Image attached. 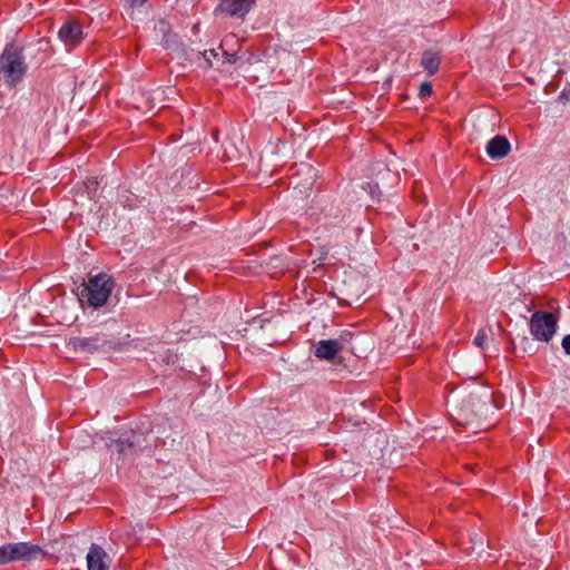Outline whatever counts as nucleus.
Returning <instances> with one entry per match:
<instances>
[{
	"mask_svg": "<svg viewBox=\"0 0 570 570\" xmlns=\"http://www.w3.org/2000/svg\"><path fill=\"white\" fill-rule=\"evenodd\" d=\"M491 399L492 394L483 386L472 384L454 389L446 396L450 417L456 425L476 433L485 429L492 407Z\"/></svg>",
	"mask_w": 570,
	"mask_h": 570,
	"instance_id": "f257e3e1",
	"label": "nucleus"
},
{
	"mask_svg": "<svg viewBox=\"0 0 570 570\" xmlns=\"http://www.w3.org/2000/svg\"><path fill=\"white\" fill-rule=\"evenodd\" d=\"M27 72L24 47L13 41L7 42L0 53V80L12 89L23 80Z\"/></svg>",
	"mask_w": 570,
	"mask_h": 570,
	"instance_id": "f03ea898",
	"label": "nucleus"
},
{
	"mask_svg": "<svg viewBox=\"0 0 570 570\" xmlns=\"http://www.w3.org/2000/svg\"><path fill=\"white\" fill-rule=\"evenodd\" d=\"M114 286L112 277L105 273L90 276L81 286L79 301L92 308H99L107 303Z\"/></svg>",
	"mask_w": 570,
	"mask_h": 570,
	"instance_id": "7ed1b4c3",
	"label": "nucleus"
},
{
	"mask_svg": "<svg viewBox=\"0 0 570 570\" xmlns=\"http://www.w3.org/2000/svg\"><path fill=\"white\" fill-rule=\"evenodd\" d=\"M45 556L43 549L31 542L7 543L0 547V566L16 561H33Z\"/></svg>",
	"mask_w": 570,
	"mask_h": 570,
	"instance_id": "20e7f679",
	"label": "nucleus"
},
{
	"mask_svg": "<svg viewBox=\"0 0 570 570\" xmlns=\"http://www.w3.org/2000/svg\"><path fill=\"white\" fill-rule=\"evenodd\" d=\"M106 445L112 454H117L119 460L121 456H129L153 446L149 442V435L139 432H131L127 438L106 440ZM156 446V444H154Z\"/></svg>",
	"mask_w": 570,
	"mask_h": 570,
	"instance_id": "39448f33",
	"label": "nucleus"
},
{
	"mask_svg": "<svg viewBox=\"0 0 570 570\" xmlns=\"http://www.w3.org/2000/svg\"><path fill=\"white\" fill-rule=\"evenodd\" d=\"M530 333L541 342H550L558 328V320L549 312H534L530 318Z\"/></svg>",
	"mask_w": 570,
	"mask_h": 570,
	"instance_id": "423d86ee",
	"label": "nucleus"
},
{
	"mask_svg": "<svg viewBox=\"0 0 570 570\" xmlns=\"http://www.w3.org/2000/svg\"><path fill=\"white\" fill-rule=\"evenodd\" d=\"M67 346L75 352L92 354L97 351L111 348V342L107 340L105 334H97L90 337H71Z\"/></svg>",
	"mask_w": 570,
	"mask_h": 570,
	"instance_id": "0eeeda50",
	"label": "nucleus"
},
{
	"mask_svg": "<svg viewBox=\"0 0 570 570\" xmlns=\"http://www.w3.org/2000/svg\"><path fill=\"white\" fill-rule=\"evenodd\" d=\"M256 0H220L214 9L216 17L225 14L230 18L244 19L255 6Z\"/></svg>",
	"mask_w": 570,
	"mask_h": 570,
	"instance_id": "6e6552de",
	"label": "nucleus"
},
{
	"mask_svg": "<svg viewBox=\"0 0 570 570\" xmlns=\"http://www.w3.org/2000/svg\"><path fill=\"white\" fill-rule=\"evenodd\" d=\"M177 58L185 63H189L196 68H200L205 71L213 68V63L206 58V52L195 50L186 45H184L183 49L177 55Z\"/></svg>",
	"mask_w": 570,
	"mask_h": 570,
	"instance_id": "1a4fd4ad",
	"label": "nucleus"
},
{
	"mask_svg": "<svg viewBox=\"0 0 570 570\" xmlns=\"http://www.w3.org/2000/svg\"><path fill=\"white\" fill-rule=\"evenodd\" d=\"M511 150V144L504 135H495L485 146V151L491 159H502Z\"/></svg>",
	"mask_w": 570,
	"mask_h": 570,
	"instance_id": "9d476101",
	"label": "nucleus"
},
{
	"mask_svg": "<svg viewBox=\"0 0 570 570\" xmlns=\"http://www.w3.org/2000/svg\"><path fill=\"white\" fill-rule=\"evenodd\" d=\"M340 344L331 340H321L313 344L314 355L321 360L332 361L340 351Z\"/></svg>",
	"mask_w": 570,
	"mask_h": 570,
	"instance_id": "9b49d317",
	"label": "nucleus"
},
{
	"mask_svg": "<svg viewBox=\"0 0 570 570\" xmlns=\"http://www.w3.org/2000/svg\"><path fill=\"white\" fill-rule=\"evenodd\" d=\"M82 36V29L71 21L65 22L58 31L59 39L66 45H78Z\"/></svg>",
	"mask_w": 570,
	"mask_h": 570,
	"instance_id": "f8f14e48",
	"label": "nucleus"
},
{
	"mask_svg": "<svg viewBox=\"0 0 570 570\" xmlns=\"http://www.w3.org/2000/svg\"><path fill=\"white\" fill-rule=\"evenodd\" d=\"M107 558L108 556L101 547L92 544L87 553L88 570H108Z\"/></svg>",
	"mask_w": 570,
	"mask_h": 570,
	"instance_id": "ddd939ff",
	"label": "nucleus"
},
{
	"mask_svg": "<svg viewBox=\"0 0 570 570\" xmlns=\"http://www.w3.org/2000/svg\"><path fill=\"white\" fill-rule=\"evenodd\" d=\"M358 338H360V335L355 336L353 333H351L348 331H343L336 338H333V340L336 341L341 345L340 351L347 350L351 353L356 355L357 353H356V347H355L354 341H357Z\"/></svg>",
	"mask_w": 570,
	"mask_h": 570,
	"instance_id": "4468645a",
	"label": "nucleus"
},
{
	"mask_svg": "<svg viewBox=\"0 0 570 570\" xmlns=\"http://www.w3.org/2000/svg\"><path fill=\"white\" fill-rule=\"evenodd\" d=\"M160 45L164 49L170 50L177 56L185 43L180 40L177 33L170 32L167 33L166 37L160 38Z\"/></svg>",
	"mask_w": 570,
	"mask_h": 570,
	"instance_id": "2eb2a0df",
	"label": "nucleus"
},
{
	"mask_svg": "<svg viewBox=\"0 0 570 570\" xmlns=\"http://www.w3.org/2000/svg\"><path fill=\"white\" fill-rule=\"evenodd\" d=\"M220 151H222V157L227 160H233L236 157V155L238 154L236 144L232 139H228V140H225L224 142H222L219 151L217 153V156H219Z\"/></svg>",
	"mask_w": 570,
	"mask_h": 570,
	"instance_id": "dca6fc26",
	"label": "nucleus"
},
{
	"mask_svg": "<svg viewBox=\"0 0 570 570\" xmlns=\"http://www.w3.org/2000/svg\"><path fill=\"white\" fill-rule=\"evenodd\" d=\"M237 60H238V56L236 52L224 50L222 48L220 61L216 68L222 69L224 65H235L237 62Z\"/></svg>",
	"mask_w": 570,
	"mask_h": 570,
	"instance_id": "f3484780",
	"label": "nucleus"
},
{
	"mask_svg": "<svg viewBox=\"0 0 570 570\" xmlns=\"http://www.w3.org/2000/svg\"><path fill=\"white\" fill-rule=\"evenodd\" d=\"M471 549L476 552V554H481L484 551V538L479 533H473L470 535Z\"/></svg>",
	"mask_w": 570,
	"mask_h": 570,
	"instance_id": "a211bd4d",
	"label": "nucleus"
},
{
	"mask_svg": "<svg viewBox=\"0 0 570 570\" xmlns=\"http://www.w3.org/2000/svg\"><path fill=\"white\" fill-rule=\"evenodd\" d=\"M361 188L365 191H367L371 197L374 199V198H380L381 196V191L379 189V184L376 180H368V181H365L362 184Z\"/></svg>",
	"mask_w": 570,
	"mask_h": 570,
	"instance_id": "6ab92c4d",
	"label": "nucleus"
},
{
	"mask_svg": "<svg viewBox=\"0 0 570 570\" xmlns=\"http://www.w3.org/2000/svg\"><path fill=\"white\" fill-rule=\"evenodd\" d=\"M440 52V50L434 51L430 48V76L434 75L440 69L441 61L438 57Z\"/></svg>",
	"mask_w": 570,
	"mask_h": 570,
	"instance_id": "aec40b11",
	"label": "nucleus"
},
{
	"mask_svg": "<svg viewBox=\"0 0 570 570\" xmlns=\"http://www.w3.org/2000/svg\"><path fill=\"white\" fill-rule=\"evenodd\" d=\"M203 52H206V58H208L210 63H213V68L215 67V61H216L217 66L219 65L220 52H222V45H219L217 48H212V49H208V50H204Z\"/></svg>",
	"mask_w": 570,
	"mask_h": 570,
	"instance_id": "412c9836",
	"label": "nucleus"
},
{
	"mask_svg": "<svg viewBox=\"0 0 570 570\" xmlns=\"http://www.w3.org/2000/svg\"><path fill=\"white\" fill-rule=\"evenodd\" d=\"M155 31L160 38L166 37L167 33L171 32L169 22L166 19H160L155 27Z\"/></svg>",
	"mask_w": 570,
	"mask_h": 570,
	"instance_id": "4be33fe9",
	"label": "nucleus"
},
{
	"mask_svg": "<svg viewBox=\"0 0 570 570\" xmlns=\"http://www.w3.org/2000/svg\"><path fill=\"white\" fill-rule=\"evenodd\" d=\"M298 173L305 175L306 178H320L321 177L318 171L308 164H302L301 168L298 169Z\"/></svg>",
	"mask_w": 570,
	"mask_h": 570,
	"instance_id": "5701e85b",
	"label": "nucleus"
},
{
	"mask_svg": "<svg viewBox=\"0 0 570 570\" xmlns=\"http://www.w3.org/2000/svg\"><path fill=\"white\" fill-rule=\"evenodd\" d=\"M488 342V334L485 330H479L475 337L473 338V344L480 348H484Z\"/></svg>",
	"mask_w": 570,
	"mask_h": 570,
	"instance_id": "b1692460",
	"label": "nucleus"
},
{
	"mask_svg": "<svg viewBox=\"0 0 570 570\" xmlns=\"http://www.w3.org/2000/svg\"><path fill=\"white\" fill-rule=\"evenodd\" d=\"M125 2L126 6H128L129 8H140L142 7L147 0H122Z\"/></svg>",
	"mask_w": 570,
	"mask_h": 570,
	"instance_id": "393cba45",
	"label": "nucleus"
},
{
	"mask_svg": "<svg viewBox=\"0 0 570 570\" xmlns=\"http://www.w3.org/2000/svg\"><path fill=\"white\" fill-rule=\"evenodd\" d=\"M569 99H570V85L566 86L558 97V100L563 101V102L569 101Z\"/></svg>",
	"mask_w": 570,
	"mask_h": 570,
	"instance_id": "a878e982",
	"label": "nucleus"
},
{
	"mask_svg": "<svg viewBox=\"0 0 570 570\" xmlns=\"http://www.w3.org/2000/svg\"><path fill=\"white\" fill-rule=\"evenodd\" d=\"M561 346L567 355H570V334L566 335L561 341Z\"/></svg>",
	"mask_w": 570,
	"mask_h": 570,
	"instance_id": "bb28decb",
	"label": "nucleus"
},
{
	"mask_svg": "<svg viewBox=\"0 0 570 570\" xmlns=\"http://www.w3.org/2000/svg\"><path fill=\"white\" fill-rule=\"evenodd\" d=\"M419 95L424 98L428 97V79H424L419 86Z\"/></svg>",
	"mask_w": 570,
	"mask_h": 570,
	"instance_id": "cd10ccee",
	"label": "nucleus"
},
{
	"mask_svg": "<svg viewBox=\"0 0 570 570\" xmlns=\"http://www.w3.org/2000/svg\"><path fill=\"white\" fill-rule=\"evenodd\" d=\"M428 50L422 51L421 53V66L424 70H428Z\"/></svg>",
	"mask_w": 570,
	"mask_h": 570,
	"instance_id": "c85d7f7f",
	"label": "nucleus"
},
{
	"mask_svg": "<svg viewBox=\"0 0 570 570\" xmlns=\"http://www.w3.org/2000/svg\"><path fill=\"white\" fill-rule=\"evenodd\" d=\"M193 175V168L191 167H186V168H181V173H180V178H184L185 176H190Z\"/></svg>",
	"mask_w": 570,
	"mask_h": 570,
	"instance_id": "c756f323",
	"label": "nucleus"
},
{
	"mask_svg": "<svg viewBox=\"0 0 570 570\" xmlns=\"http://www.w3.org/2000/svg\"><path fill=\"white\" fill-rule=\"evenodd\" d=\"M90 185H87V189H96L98 186V180H89Z\"/></svg>",
	"mask_w": 570,
	"mask_h": 570,
	"instance_id": "7c9ffc66",
	"label": "nucleus"
},
{
	"mask_svg": "<svg viewBox=\"0 0 570 570\" xmlns=\"http://www.w3.org/2000/svg\"><path fill=\"white\" fill-rule=\"evenodd\" d=\"M200 31V28H199V23H195L193 27H191V32L194 36H197Z\"/></svg>",
	"mask_w": 570,
	"mask_h": 570,
	"instance_id": "2f4dec72",
	"label": "nucleus"
},
{
	"mask_svg": "<svg viewBox=\"0 0 570 570\" xmlns=\"http://www.w3.org/2000/svg\"><path fill=\"white\" fill-rule=\"evenodd\" d=\"M212 138L215 141V144H219V134L217 130H214L212 134Z\"/></svg>",
	"mask_w": 570,
	"mask_h": 570,
	"instance_id": "473e14b6",
	"label": "nucleus"
},
{
	"mask_svg": "<svg viewBox=\"0 0 570 570\" xmlns=\"http://www.w3.org/2000/svg\"><path fill=\"white\" fill-rule=\"evenodd\" d=\"M436 19H438L439 21H441V20H443V16H442V14H436Z\"/></svg>",
	"mask_w": 570,
	"mask_h": 570,
	"instance_id": "72a5a7b5",
	"label": "nucleus"
},
{
	"mask_svg": "<svg viewBox=\"0 0 570 570\" xmlns=\"http://www.w3.org/2000/svg\"><path fill=\"white\" fill-rule=\"evenodd\" d=\"M429 90H430V95L432 94V86L430 85L429 87Z\"/></svg>",
	"mask_w": 570,
	"mask_h": 570,
	"instance_id": "f704fd0d",
	"label": "nucleus"
},
{
	"mask_svg": "<svg viewBox=\"0 0 570 570\" xmlns=\"http://www.w3.org/2000/svg\"><path fill=\"white\" fill-rule=\"evenodd\" d=\"M296 175H301L298 171L296 173ZM295 177V174H292V178Z\"/></svg>",
	"mask_w": 570,
	"mask_h": 570,
	"instance_id": "c9c22d12",
	"label": "nucleus"
}]
</instances>
